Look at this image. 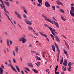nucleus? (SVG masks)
I'll use <instances>...</instances> for the list:
<instances>
[{
  "label": "nucleus",
  "mask_w": 74,
  "mask_h": 74,
  "mask_svg": "<svg viewBox=\"0 0 74 74\" xmlns=\"http://www.w3.org/2000/svg\"><path fill=\"white\" fill-rule=\"evenodd\" d=\"M0 1L2 4V5L1 4H0V6H1V8H2V9H3V8H4V11H5V12L6 13H8V14H9V12L7 11L6 9L5 8V6L4 5V4L2 0H0Z\"/></svg>",
  "instance_id": "nucleus-1"
},
{
  "label": "nucleus",
  "mask_w": 74,
  "mask_h": 74,
  "mask_svg": "<svg viewBox=\"0 0 74 74\" xmlns=\"http://www.w3.org/2000/svg\"><path fill=\"white\" fill-rule=\"evenodd\" d=\"M19 41H22V43L25 44L27 41V40L25 38L22 37L19 39Z\"/></svg>",
  "instance_id": "nucleus-2"
},
{
  "label": "nucleus",
  "mask_w": 74,
  "mask_h": 74,
  "mask_svg": "<svg viewBox=\"0 0 74 74\" xmlns=\"http://www.w3.org/2000/svg\"><path fill=\"white\" fill-rule=\"evenodd\" d=\"M74 7L73 6L71 7V9L70 11V14L72 16H74Z\"/></svg>",
  "instance_id": "nucleus-3"
},
{
  "label": "nucleus",
  "mask_w": 74,
  "mask_h": 74,
  "mask_svg": "<svg viewBox=\"0 0 74 74\" xmlns=\"http://www.w3.org/2000/svg\"><path fill=\"white\" fill-rule=\"evenodd\" d=\"M42 16L43 17H44L45 20L46 21H47V22H50V23H52V21L51 19H49L47 18V17L46 16H45L44 14H42Z\"/></svg>",
  "instance_id": "nucleus-4"
},
{
  "label": "nucleus",
  "mask_w": 74,
  "mask_h": 74,
  "mask_svg": "<svg viewBox=\"0 0 74 74\" xmlns=\"http://www.w3.org/2000/svg\"><path fill=\"white\" fill-rule=\"evenodd\" d=\"M62 64L64 66H65V67L67 66V60L65 59L64 61Z\"/></svg>",
  "instance_id": "nucleus-5"
},
{
  "label": "nucleus",
  "mask_w": 74,
  "mask_h": 74,
  "mask_svg": "<svg viewBox=\"0 0 74 74\" xmlns=\"http://www.w3.org/2000/svg\"><path fill=\"white\" fill-rule=\"evenodd\" d=\"M38 1L39 3H38V5L39 7H41V5L40 4H42V0H38Z\"/></svg>",
  "instance_id": "nucleus-6"
},
{
  "label": "nucleus",
  "mask_w": 74,
  "mask_h": 74,
  "mask_svg": "<svg viewBox=\"0 0 74 74\" xmlns=\"http://www.w3.org/2000/svg\"><path fill=\"white\" fill-rule=\"evenodd\" d=\"M56 3L58 4V5H63V3L59 1V0H57L56 1Z\"/></svg>",
  "instance_id": "nucleus-7"
},
{
  "label": "nucleus",
  "mask_w": 74,
  "mask_h": 74,
  "mask_svg": "<svg viewBox=\"0 0 74 74\" xmlns=\"http://www.w3.org/2000/svg\"><path fill=\"white\" fill-rule=\"evenodd\" d=\"M47 3L45 2V6L47 7H50V4H49V3L47 1Z\"/></svg>",
  "instance_id": "nucleus-8"
},
{
  "label": "nucleus",
  "mask_w": 74,
  "mask_h": 74,
  "mask_svg": "<svg viewBox=\"0 0 74 74\" xmlns=\"http://www.w3.org/2000/svg\"><path fill=\"white\" fill-rule=\"evenodd\" d=\"M11 65V68L14 71H15V72H16V73H17V71L15 70V68L13 67V66H12V64H10Z\"/></svg>",
  "instance_id": "nucleus-9"
},
{
  "label": "nucleus",
  "mask_w": 74,
  "mask_h": 74,
  "mask_svg": "<svg viewBox=\"0 0 74 74\" xmlns=\"http://www.w3.org/2000/svg\"><path fill=\"white\" fill-rule=\"evenodd\" d=\"M3 73H4L3 69L1 67H0V74H3Z\"/></svg>",
  "instance_id": "nucleus-10"
},
{
  "label": "nucleus",
  "mask_w": 74,
  "mask_h": 74,
  "mask_svg": "<svg viewBox=\"0 0 74 74\" xmlns=\"http://www.w3.org/2000/svg\"><path fill=\"white\" fill-rule=\"evenodd\" d=\"M55 37L56 40L57 42H59V43H60V40L59 39V38H58L56 36H55Z\"/></svg>",
  "instance_id": "nucleus-11"
},
{
  "label": "nucleus",
  "mask_w": 74,
  "mask_h": 74,
  "mask_svg": "<svg viewBox=\"0 0 74 74\" xmlns=\"http://www.w3.org/2000/svg\"><path fill=\"white\" fill-rule=\"evenodd\" d=\"M61 17L62 19L63 20V21H65L66 20V17H65V16L61 15Z\"/></svg>",
  "instance_id": "nucleus-12"
},
{
  "label": "nucleus",
  "mask_w": 74,
  "mask_h": 74,
  "mask_svg": "<svg viewBox=\"0 0 74 74\" xmlns=\"http://www.w3.org/2000/svg\"><path fill=\"white\" fill-rule=\"evenodd\" d=\"M53 22L54 24H55V25H56V27H58H58H59V24H58V23L56 22H55V21H53Z\"/></svg>",
  "instance_id": "nucleus-13"
},
{
  "label": "nucleus",
  "mask_w": 74,
  "mask_h": 74,
  "mask_svg": "<svg viewBox=\"0 0 74 74\" xmlns=\"http://www.w3.org/2000/svg\"><path fill=\"white\" fill-rule=\"evenodd\" d=\"M15 50L16 51V52L17 53H18V50H19V49L18 47L17 46L15 48Z\"/></svg>",
  "instance_id": "nucleus-14"
},
{
  "label": "nucleus",
  "mask_w": 74,
  "mask_h": 74,
  "mask_svg": "<svg viewBox=\"0 0 74 74\" xmlns=\"http://www.w3.org/2000/svg\"><path fill=\"white\" fill-rule=\"evenodd\" d=\"M39 33L40 34L42 35V36H44V37H48L47 36L45 35V34H43V33H42V32H40Z\"/></svg>",
  "instance_id": "nucleus-15"
},
{
  "label": "nucleus",
  "mask_w": 74,
  "mask_h": 74,
  "mask_svg": "<svg viewBox=\"0 0 74 74\" xmlns=\"http://www.w3.org/2000/svg\"><path fill=\"white\" fill-rule=\"evenodd\" d=\"M53 50L54 52H55V45H52Z\"/></svg>",
  "instance_id": "nucleus-16"
},
{
  "label": "nucleus",
  "mask_w": 74,
  "mask_h": 74,
  "mask_svg": "<svg viewBox=\"0 0 74 74\" xmlns=\"http://www.w3.org/2000/svg\"><path fill=\"white\" fill-rule=\"evenodd\" d=\"M15 67L17 69V71H18L19 73H20V69H19L18 67L16 65L15 66Z\"/></svg>",
  "instance_id": "nucleus-17"
},
{
  "label": "nucleus",
  "mask_w": 74,
  "mask_h": 74,
  "mask_svg": "<svg viewBox=\"0 0 74 74\" xmlns=\"http://www.w3.org/2000/svg\"><path fill=\"white\" fill-rule=\"evenodd\" d=\"M4 2L6 3L7 6H8V7H9L10 6V4H9V2L5 1Z\"/></svg>",
  "instance_id": "nucleus-18"
},
{
  "label": "nucleus",
  "mask_w": 74,
  "mask_h": 74,
  "mask_svg": "<svg viewBox=\"0 0 74 74\" xmlns=\"http://www.w3.org/2000/svg\"><path fill=\"white\" fill-rule=\"evenodd\" d=\"M63 62V58H62L61 60L60 61V64H62Z\"/></svg>",
  "instance_id": "nucleus-19"
},
{
  "label": "nucleus",
  "mask_w": 74,
  "mask_h": 74,
  "mask_svg": "<svg viewBox=\"0 0 74 74\" xmlns=\"http://www.w3.org/2000/svg\"><path fill=\"white\" fill-rule=\"evenodd\" d=\"M6 43H7L8 46H9V40H8V39H7V41H6Z\"/></svg>",
  "instance_id": "nucleus-20"
},
{
  "label": "nucleus",
  "mask_w": 74,
  "mask_h": 74,
  "mask_svg": "<svg viewBox=\"0 0 74 74\" xmlns=\"http://www.w3.org/2000/svg\"><path fill=\"white\" fill-rule=\"evenodd\" d=\"M5 15H6V16L8 17V19H9V20H10V21L11 22H12V21H11V19H10V17H9V16H8L7 15V14H6V13H5Z\"/></svg>",
  "instance_id": "nucleus-21"
},
{
  "label": "nucleus",
  "mask_w": 74,
  "mask_h": 74,
  "mask_svg": "<svg viewBox=\"0 0 74 74\" xmlns=\"http://www.w3.org/2000/svg\"><path fill=\"white\" fill-rule=\"evenodd\" d=\"M27 24H28V25H32V23H31V21H28V22L27 23Z\"/></svg>",
  "instance_id": "nucleus-22"
},
{
  "label": "nucleus",
  "mask_w": 74,
  "mask_h": 74,
  "mask_svg": "<svg viewBox=\"0 0 74 74\" xmlns=\"http://www.w3.org/2000/svg\"><path fill=\"white\" fill-rule=\"evenodd\" d=\"M23 18H25V19L27 18V16H26V15H25V14H23Z\"/></svg>",
  "instance_id": "nucleus-23"
},
{
  "label": "nucleus",
  "mask_w": 74,
  "mask_h": 74,
  "mask_svg": "<svg viewBox=\"0 0 74 74\" xmlns=\"http://www.w3.org/2000/svg\"><path fill=\"white\" fill-rule=\"evenodd\" d=\"M72 65V64L71 63V62H69L68 63V66L69 67H71V65Z\"/></svg>",
  "instance_id": "nucleus-24"
},
{
  "label": "nucleus",
  "mask_w": 74,
  "mask_h": 74,
  "mask_svg": "<svg viewBox=\"0 0 74 74\" xmlns=\"http://www.w3.org/2000/svg\"><path fill=\"white\" fill-rule=\"evenodd\" d=\"M65 44L66 45L67 48H69V45L68 44H67V42H65Z\"/></svg>",
  "instance_id": "nucleus-25"
},
{
  "label": "nucleus",
  "mask_w": 74,
  "mask_h": 74,
  "mask_svg": "<svg viewBox=\"0 0 74 74\" xmlns=\"http://www.w3.org/2000/svg\"><path fill=\"white\" fill-rule=\"evenodd\" d=\"M51 33L52 34H53V35H54V36H56L55 35H56V34H55V33L54 32H53V31H51Z\"/></svg>",
  "instance_id": "nucleus-26"
},
{
  "label": "nucleus",
  "mask_w": 74,
  "mask_h": 74,
  "mask_svg": "<svg viewBox=\"0 0 74 74\" xmlns=\"http://www.w3.org/2000/svg\"><path fill=\"white\" fill-rule=\"evenodd\" d=\"M28 29H29V30H33V28H32V27L29 26L28 27Z\"/></svg>",
  "instance_id": "nucleus-27"
},
{
  "label": "nucleus",
  "mask_w": 74,
  "mask_h": 74,
  "mask_svg": "<svg viewBox=\"0 0 74 74\" xmlns=\"http://www.w3.org/2000/svg\"><path fill=\"white\" fill-rule=\"evenodd\" d=\"M32 70L35 72V73H37V70H36V69H33Z\"/></svg>",
  "instance_id": "nucleus-28"
},
{
  "label": "nucleus",
  "mask_w": 74,
  "mask_h": 74,
  "mask_svg": "<svg viewBox=\"0 0 74 74\" xmlns=\"http://www.w3.org/2000/svg\"><path fill=\"white\" fill-rule=\"evenodd\" d=\"M64 52L65 55H66V54H67V51H66V50L64 49Z\"/></svg>",
  "instance_id": "nucleus-29"
},
{
  "label": "nucleus",
  "mask_w": 74,
  "mask_h": 74,
  "mask_svg": "<svg viewBox=\"0 0 74 74\" xmlns=\"http://www.w3.org/2000/svg\"><path fill=\"white\" fill-rule=\"evenodd\" d=\"M54 44L55 46L57 48H59V47H58V45L55 43H54Z\"/></svg>",
  "instance_id": "nucleus-30"
},
{
  "label": "nucleus",
  "mask_w": 74,
  "mask_h": 74,
  "mask_svg": "<svg viewBox=\"0 0 74 74\" xmlns=\"http://www.w3.org/2000/svg\"><path fill=\"white\" fill-rule=\"evenodd\" d=\"M17 16L18 17V18H19L20 19H21V17L20 14H18L17 15Z\"/></svg>",
  "instance_id": "nucleus-31"
},
{
  "label": "nucleus",
  "mask_w": 74,
  "mask_h": 74,
  "mask_svg": "<svg viewBox=\"0 0 74 74\" xmlns=\"http://www.w3.org/2000/svg\"><path fill=\"white\" fill-rule=\"evenodd\" d=\"M60 11L61 12H62V13H64V10H63V9L60 10Z\"/></svg>",
  "instance_id": "nucleus-32"
},
{
  "label": "nucleus",
  "mask_w": 74,
  "mask_h": 74,
  "mask_svg": "<svg viewBox=\"0 0 74 74\" xmlns=\"http://www.w3.org/2000/svg\"><path fill=\"white\" fill-rule=\"evenodd\" d=\"M71 67H69L68 69V71H71Z\"/></svg>",
  "instance_id": "nucleus-33"
},
{
  "label": "nucleus",
  "mask_w": 74,
  "mask_h": 74,
  "mask_svg": "<svg viewBox=\"0 0 74 74\" xmlns=\"http://www.w3.org/2000/svg\"><path fill=\"white\" fill-rule=\"evenodd\" d=\"M31 52L32 53H36V52L35 51H31Z\"/></svg>",
  "instance_id": "nucleus-34"
},
{
  "label": "nucleus",
  "mask_w": 74,
  "mask_h": 74,
  "mask_svg": "<svg viewBox=\"0 0 74 74\" xmlns=\"http://www.w3.org/2000/svg\"><path fill=\"white\" fill-rule=\"evenodd\" d=\"M37 64L39 65H37V66H38V67H39V66H40V65L41 64L40 62H37Z\"/></svg>",
  "instance_id": "nucleus-35"
},
{
  "label": "nucleus",
  "mask_w": 74,
  "mask_h": 74,
  "mask_svg": "<svg viewBox=\"0 0 74 74\" xmlns=\"http://www.w3.org/2000/svg\"><path fill=\"white\" fill-rule=\"evenodd\" d=\"M29 21V20H27V19H26L25 20V22H26V23H27Z\"/></svg>",
  "instance_id": "nucleus-36"
},
{
  "label": "nucleus",
  "mask_w": 74,
  "mask_h": 74,
  "mask_svg": "<svg viewBox=\"0 0 74 74\" xmlns=\"http://www.w3.org/2000/svg\"><path fill=\"white\" fill-rule=\"evenodd\" d=\"M52 8L53 9V10H55V7L54 6H52Z\"/></svg>",
  "instance_id": "nucleus-37"
},
{
  "label": "nucleus",
  "mask_w": 74,
  "mask_h": 74,
  "mask_svg": "<svg viewBox=\"0 0 74 74\" xmlns=\"http://www.w3.org/2000/svg\"><path fill=\"white\" fill-rule=\"evenodd\" d=\"M49 27V28L50 29V30L51 32H52V31H53L52 30V28H51V27Z\"/></svg>",
  "instance_id": "nucleus-38"
},
{
  "label": "nucleus",
  "mask_w": 74,
  "mask_h": 74,
  "mask_svg": "<svg viewBox=\"0 0 74 74\" xmlns=\"http://www.w3.org/2000/svg\"><path fill=\"white\" fill-rule=\"evenodd\" d=\"M37 60H41V58L37 57Z\"/></svg>",
  "instance_id": "nucleus-39"
},
{
  "label": "nucleus",
  "mask_w": 74,
  "mask_h": 74,
  "mask_svg": "<svg viewBox=\"0 0 74 74\" xmlns=\"http://www.w3.org/2000/svg\"><path fill=\"white\" fill-rule=\"evenodd\" d=\"M25 69L27 70V71H30V70H29V68L27 67H26L25 68Z\"/></svg>",
  "instance_id": "nucleus-40"
},
{
  "label": "nucleus",
  "mask_w": 74,
  "mask_h": 74,
  "mask_svg": "<svg viewBox=\"0 0 74 74\" xmlns=\"http://www.w3.org/2000/svg\"><path fill=\"white\" fill-rule=\"evenodd\" d=\"M57 51L58 52V53H60V50L59 48H57Z\"/></svg>",
  "instance_id": "nucleus-41"
},
{
  "label": "nucleus",
  "mask_w": 74,
  "mask_h": 74,
  "mask_svg": "<svg viewBox=\"0 0 74 74\" xmlns=\"http://www.w3.org/2000/svg\"><path fill=\"white\" fill-rule=\"evenodd\" d=\"M33 30V31L34 32V33L35 34H36V36H37V33H36V32H35V31L34 30V29H33V30Z\"/></svg>",
  "instance_id": "nucleus-42"
},
{
  "label": "nucleus",
  "mask_w": 74,
  "mask_h": 74,
  "mask_svg": "<svg viewBox=\"0 0 74 74\" xmlns=\"http://www.w3.org/2000/svg\"><path fill=\"white\" fill-rule=\"evenodd\" d=\"M13 61L14 63H16V61L15 60V59L14 58L13 59Z\"/></svg>",
  "instance_id": "nucleus-43"
},
{
  "label": "nucleus",
  "mask_w": 74,
  "mask_h": 74,
  "mask_svg": "<svg viewBox=\"0 0 74 74\" xmlns=\"http://www.w3.org/2000/svg\"><path fill=\"white\" fill-rule=\"evenodd\" d=\"M14 12L15 13V14L16 15H18L19 14H18V12H16L15 11Z\"/></svg>",
  "instance_id": "nucleus-44"
},
{
  "label": "nucleus",
  "mask_w": 74,
  "mask_h": 74,
  "mask_svg": "<svg viewBox=\"0 0 74 74\" xmlns=\"http://www.w3.org/2000/svg\"><path fill=\"white\" fill-rule=\"evenodd\" d=\"M24 12L25 14H27V11H26V10H24Z\"/></svg>",
  "instance_id": "nucleus-45"
},
{
  "label": "nucleus",
  "mask_w": 74,
  "mask_h": 74,
  "mask_svg": "<svg viewBox=\"0 0 74 74\" xmlns=\"http://www.w3.org/2000/svg\"><path fill=\"white\" fill-rule=\"evenodd\" d=\"M55 74H59V72H57L56 71H55Z\"/></svg>",
  "instance_id": "nucleus-46"
},
{
  "label": "nucleus",
  "mask_w": 74,
  "mask_h": 74,
  "mask_svg": "<svg viewBox=\"0 0 74 74\" xmlns=\"http://www.w3.org/2000/svg\"><path fill=\"white\" fill-rule=\"evenodd\" d=\"M13 54L14 56H15V51H14L13 52Z\"/></svg>",
  "instance_id": "nucleus-47"
},
{
  "label": "nucleus",
  "mask_w": 74,
  "mask_h": 74,
  "mask_svg": "<svg viewBox=\"0 0 74 74\" xmlns=\"http://www.w3.org/2000/svg\"><path fill=\"white\" fill-rule=\"evenodd\" d=\"M10 45H12V42L11 40H10Z\"/></svg>",
  "instance_id": "nucleus-48"
},
{
  "label": "nucleus",
  "mask_w": 74,
  "mask_h": 74,
  "mask_svg": "<svg viewBox=\"0 0 74 74\" xmlns=\"http://www.w3.org/2000/svg\"><path fill=\"white\" fill-rule=\"evenodd\" d=\"M58 53V54H57V58H59V56H60V55H59V53Z\"/></svg>",
  "instance_id": "nucleus-49"
},
{
  "label": "nucleus",
  "mask_w": 74,
  "mask_h": 74,
  "mask_svg": "<svg viewBox=\"0 0 74 74\" xmlns=\"http://www.w3.org/2000/svg\"><path fill=\"white\" fill-rule=\"evenodd\" d=\"M63 70L64 71H66V67L64 68Z\"/></svg>",
  "instance_id": "nucleus-50"
},
{
  "label": "nucleus",
  "mask_w": 74,
  "mask_h": 74,
  "mask_svg": "<svg viewBox=\"0 0 74 74\" xmlns=\"http://www.w3.org/2000/svg\"><path fill=\"white\" fill-rule=\"evenodd\" d=\"M44 26H45L46 27H48V25L46 24H44Z\"/></svg>",
  "instance_id": "nucleus-51"
},
{
  "label": "nucleus",
  "mask_w": 74,
  "mask_h": 74,
  "mask_svg": "<svg viewBox=\"0 0 74 74\" xmlns=\"http://www.w3.org/2000/svg\"><path fill=\"white\" fill-rule=\"evenodd\" d=\"M29 47H32V44H30L29 45Z\"/></svg>",
  "instance_id": "nucleus-52"
},
{
  "label": "nucleus",
  "mask_w": 74,
  "mask_h": 74,
  "mask_svg": "<svg viewBox=\"0 0 74 74\" xmlns=\"http://www.w3.org/2000/svg\"><path fill=\"white\" fill-rule=\"evenodd\" d=\"M21 72L22 74H25V73H24V72H23V71H21Z\"/></svg>",
  "instance_id": "nucleus-53"
},
{
  "label": "nucleus",
  "mask_w": 74,
  "mask_h": 74,
  "mask_svg": "<svg viewBox=\"0 0 74 74\" xmlns=\"http://www.w3.org/2000/svg\"><path fill=\"white\" fill-rule=\"evenodd\" d=\"M30 67H33V65L32 64V63L31 64Z\"/></svg>",
  "instance_id": "nucleus-54"
},
{
  "label": "nucleus",
  "mask_w": 74,
  "mask_h": 74,
  "mask_svg": "<svg viewBox=\"0 0 74 74\" xmlns=\"http://www.w3.org/2000/svg\"><path fill=\"white\" fill-rule=\"evenodd\" d=\"M61 74H64V71H62L61 72Z\"/></svg>",
  "instance_id": "nucleus-55"
},
{
  "label": "nucleus",
  "mask_w": 74,
  "mask_h": 74,
  "mask_svg": "<svg viewBox=\"0 0 74 74\" xmlns=\"http://www.w3.org/2000/svg\"><path fill=\"white\" fill-rule=\"evenodd\" d=\"M50 36L52 37H55V36H53V35H52V34H50Z\"/></svg>",
  "instance_id": "nucleus-56"
},
{
  "label": "nucleus",
  "mask_w": 74,
  "mask_h": 74,
  "mask_svg": "<svg viewBox=\"0 0 74 74\" xmlns=\"http://www.w3.org/2000/svg\"><path fill=\"white\" fill-rule=\"evenodd\" d=\"M50 36L52 37H55V36H53V35H52V34H50Z\"/></svg>",
  "instance_id": "nucleus-57"
},
{
  "label": "nucleus",
  "mask_w": 74,
  "mask_h": 74,
  "mask_svg": "<svg viewBox=\"0 0 74 74\" xmlns=\"http://www.w3.org/2000/svg\"><path fill=\"white\" fill-rule=\"evenodd\" d=\"M53 19L55 21H56V19H55V18L54 17H53Z\"/></svg>",
  "instance_id": "nucleus-58"
},
{
  "label": "nucleus",
  "mask_w": 74,
  "mask_h": 74,
  "mask_svg": "<svg viewBox=\"0 0 74 74\" xmlns=\"http://www.w3.org/2000/svg\"><path fill=\"white\" fill-rule=\"evenodd\" d=\"M1 67L2 69H5L4 67V66L3 65L1 66Z\"/></svg>",
  "instance_id": "nucleus-59"
},
{
  "label": "nucleus",
  "mask_w": 74,
  "mask_h": 74,
  "mask_svg": "<svg viewBox=\"0 0 74 74\" xmlns=\"http://www.w3.org/2000/svg\"><path fill=\"white\" fill-rule=\"evenodd\" d=\"M22 9H23V10H25V7H22Z\"/></svg>",
  "instance_id": "nucleus-60"
},
{
  "label": "nucleus",
  "mask_w": 74,
  "mask_h": 74,
  "mask_svg": "<svg viewBox=\"0 0 74 74\" xmlns=\"http://www.w3.org/2000/svg\"><path fill=\"white\" fill-rule=\"evenodd\" d=\"M57 70H58V69L55 68V71H57Z\"/></svg>",
  "instance_id": "nucleus-61"
},
{
  "label": "nucleus",
  "mask_w": 74,
  "mask_h": 74,
  "mask_svg": "<svg viewBox=\"0 0 74 74\" xmlns=\"http://www.w3.org/2000/svg\"><path fill=\"white\" fill-rule=\"evenodd\" d=\"M5 64H6V65H8V63H7V62H5Z\"/></svg>",
  "instance_id": "nucleus-62"
},
{
  "label": "nucleus",
  "mask_w": 74,
  "mask_h": 74,
  "mask_svg": "<svg viewBox=\"0 0 74 74\" xmlns=\"http://www.w3.org/2000/svg\"><path fill=\"white\" fill-rule=\"evenodd\" d=\"M45 53V51L43 53L42 55L43 56H44V53Z\"/></svg>",
  "instance_id": "nucleus-63"
},
{
  "label": "nucleus",
  "mask_w": 74,
  "mask_h": 74,
  "mask_svg": "<svg viewBox=\"0 0 74 74\" xmlns=\"http://www.w3.org/2000/svg\"><path fill=\"white\" fill-rule=\"evenodd\" d=\"M14 22L15 25H16V22H15V21L14 20Z\"/></svg>",
  "instance_id": "nucleus-64"
}]
</instances>
